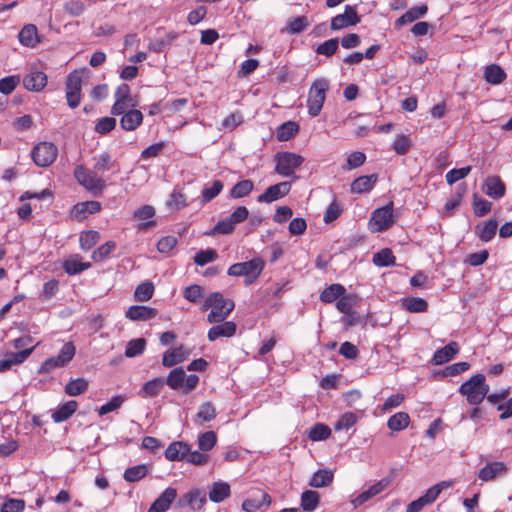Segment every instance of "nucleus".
I'll return each instance as SVG.
<instances>
[{
    "label": "nucleus",
    "instance_id": "26",
    "mask_svg": "<svg viewBox=\"0 0 512 512\" xmlns=\"http://www.w3.org/2000/svg\"><path fill=\"white\" fill-rule=\"evenodd\" d=\"M143 122V114L140 110L130 109L120 118V127L125 131L136 130Z\"/></svg>",
    "mask_w": 512,
    "mask_h": 512
},
{
    "label": "nucleus",
    "instance_id": "13",
    "mask_svg": "<svg viewBox=\"0 0 512 512\" xmlns=\"http://www.w3.org/2000/svg\"><path fill=\"white\" fill-rule=\"evenodd\" d=\"M291 190V182H280L269 186L264 193L257 197L259 203H271L279 200L289 194Z\"/></svg>",
    "mask_w": 512,
    "mask_h": 512
},
{
    "label": "nucleus",
    "instance_id": "34",
    "mask_svg": "<svg viewBox=\"0 0 512 512\" xmlns=\"http://www.w3.org/2000/svg\"><path fill=\"white\" fill-rule=\"evenodd\" d=\"M190 205V201L187 196L177 188H174L171 194L169 195L166 206L168 209L172 211L182 210Z\"/></svg>",
    "mask_w": 512,
    "mask_h": 512
},
{
    "label": "nucleus",
    "instance_id": "64",
    "mask_svg": "<svg viewBox=\"0 0 512 512\" xmlns=\"http://www.w3.org/2000/svg\"><path fill=\"white\" fill-rule=\"evenodd\" d=\"M342 212V207L340 206L336 198H334L333 201L327 207L324 213L323 220L325 223H331L334 220L338 219L341 216Z\"/></svg>",
    "mask_w": 512,
    "mask_h": 512
},
{
    "label": "nucleus",
    "instance_id": "46",
    "mask_svg": "<svg viewBox=\"0 0 512 512\" xmlns=\"http://www.w3.org/2000/svg\"><path fill=\"white\" fill-rule=\"evenodd\" d=\"M320 503V495L314 490H305L301 494L300 505L304 511L315 510Z\"/></svg>",
    "mask_w": 512,
    "mask_h": 512
},
{
    "label": "nucleus",
    "instance_id": "24",
    "mask_svg": "<svg viewBox=\"0 0 512 512\" xmlns=\"http://www.w3.org/2000/svg\"><path fill=\"white\" fill-rule=\"evenodd\" d=\"M190 351L183 345L167 350L162 357V365L164 367H173L182 363L189 356Z\"/></svg>",
    "mask_w": 512,
    "mask_h": 512
},
{
    "label": "nucleus",
    "instance_id": "9",
    "mask_svg": "<svg viewBox=\"0 0 512 512\" xmlns=\"http://www.w3.org/2000/svg\"><path fill=\"white\" fill-rule=\"evenodd\" d=\"M57 155V146L47 141L39 142L31 151L32 160L39 167H49L56 160Z\"/></svg>",
    "mask_w": 512,
    "mask_h": 512
},
{
    "label": "nucleus",
    "instance_id": "37",
    "mask_svg": "<svg viewBox=\"0 0 512 512\" xmlns=\"http://www.w3.org/2000/svg\"><path fill=\"white\" fill-rule=\"evenodd\" d=\"M467 191L465 183H461L456 187L455 193L447 200L444 205L443 211L445 216H451L454 209H456L462 202L463 196Z\"/></svg>",
    "mask_w": 512,
    "mask_h": 512
},
{
    "label": "nucleus",
    "instance_id": "28",
    "mask_svg": "<svg viewBox=\"0 0 512 512\" xmlns=\"http://www.w3.org/2000/svg\"><path fill=\"white\" fill-rule=\"evenodd\" d=\"M18 39L26 47H35L40 42L37 27L34 24H26L20 30Z\"/></svg>",
    "mask_w": 512,
    "mask_h": 512
},
{
    "label": "nucleus",
    "instance_id": "62",
    "mask_svg": "<svg viewBox=\"0 0 512 512\" xmlns=\"http://www.w3.org/2000/svg\"><path fill=\"white\" fill-rule=\"evenodd\" d=\"M94 170L97 172H105L111 169L112 166V157L108 152H102L97 157L94 158Z\"/></svg>",
    "mask_w": 512,
    "mask_h": 512
},
{
    "label": "nucleus",
    "instance_id": "51",
    "mask_svg": "<svg viewBox=\"0 0 512 512\" xmlns=\"http://www.w3.org/2000/svg\"><path fill=\"white\" fill-rule=\"evenodd\" d=\"M484 77L488 83L497 85L505 80L506 73L501 66H486Z\"/></svg>",
    "mask_w": 512,
    "mask_h": 512
},
{
    "label": "nucleus",
    "instance_id": "23",
    "mask_svg": "<svg viewBox=\"0 0 512 512\" xmlns=\"http://www.w3.org/2000/svg\"><path fill=\"white\" fill-rule=\"evenodd\" d=\"M483 191L493 199H500L505 195L506 186L500 176H489L484 181Z\"/></svg>",
    "mask_w": 512,
    "mask_h": 512
},
{
    "label": "nucleus",
    "instance_id": "15",
    "mask_svg": "<svg viewBox=\"0 0 512 512\" xmlns=\"http://www.w3.org/2000/svg\"><path fill=\"white\" fill-rule=\"evenodd\" d=\"M391 484V479L389 477H385L380 479L377 483L371 485L367 490L360 493L357 497H355L351 503L354 508H357L363 505L365 502L370 500L371 498L377 496L381 492H383L386 488Z\"/></svg>",
    "mask_w": 512,
    "mask_h": 512
},
{
    "label": "nucleus",
    "instance_id": "48",
    "mask_svg": "<svg viewBox=\"0 0 512 512\" xmlns=\"http://www.w3.org/2000/svg\"><path fill=\"white\" fill-rule=\"evenodd\" d=\"M100 240V233L95 230L81 232L79 236L80 248L84 251L90 250Z\"/></svg>",
    "mask_w": 512,
    "mask_h": 512
},
{
    "label": "nucleus",
    "instance_id": "40",
    "mask_svg": "<svg viewBox=\"0 0 512 512\" xmlns=\"http://www.w3.org/2000/svg\"><path fill=\"white\" fill-rule=\"evenodd\" d=\"M334 474L330 470L320 469L316 471L309 481V486L314 488H322L333 482Z\"/></svg>",
    "mask_w": 512,
    "mask_h": 512
},
{
    "label": "nucleus",
    "instance_id": "4",
    "mask_svg": "<svg viewBox=\"0 0 512 512\" xmlns=\"http://www.w3.org/2000/svg\"><path fill=\"white\" fill-rule=\"evenodd\" d=\"M264 261L261 258H253L246 262H239L228 268L227 274L233 277L244 276L245 283L250 285L256 281L264 269Z\"/></svg>",
    "mask_w": 512,
    "mask_h": 512
},
{
    "label": "nucleus",
    "instance_id": "53",
    "mask_svg": "<svg viewBox=\"0 0 512 512\" xmlns=\"http://www.w3.org/2000/svg\"><path fill=\"white\" fill-rule=\"evenodd\" d=\"M217 412L211 402H204L200 405L196 415V421L200 423L210 422L216 418Z\"/></svg>",
    "mask_w": 512,
    "mask_h": 512
},
{
    "label": "nucleus",
    "instance_id": "38",
    "mask_svg": "<svg viewBox=\"0 0 512 512\" xmlns=\"http://www.w3.org/2000/svg\"><path fill=\"white\" fill-rule=\"evenodd\" d=\"M506 470L507 467L503 462L495 461L480 469L478 477L482 481L487 482L493 480L499 473L505 472Z\"/></svg>",
    "mask_w": 512,
    "mask_h": 512
},
{
    "label": "nucleus",
    "instance_id": "29",
    "mask_svg": "<svg viewBox=\"0 0 512 512\" xmlns=\"http://www.w3.org/2000/svg\"><path fill=\"white\" fill-rule=\"evenodd\" d=\"M378 180L377 174H371L367 176H360L356 178L351 184V192L357 194H363L371 191Z\"/></svg>",
    "mask_w": 512,
    "mask_h": 512
},
{
    "label": "nucleus",
    "instance_id": "50",
    "mask_svg": "<svg viewBox=\"0 0 512 512\" xmlns=\"http://www.w3.org/2000/svg\"><path fill=\"white\" fill-rule=\"evenodd\" d=\"M223 187L224 185L220 180H214L211 186L204 187L201 193V204L204 205L213 200L221 193Z\"/></svg>",
    "mask_w": 512,
    "mask_h": 512
},
{
    "label": "nucleus",
    "instance_id": "5",
    "mask_svg": "<svg viewBox=\"0 0 512 512\" xmlns=\"http://www.w3.org/2000/svg\"><path fill=\"white\" fill-rule=\"evenodd\" d=\"M74 177L81 186L94 195L101 194L106 187L105 181L97 175L96 171H92L84 165L75 167Z\"/></svg>",
    "mask_w": 512,
    "mask_h": 512
},
{
    "label": "nucleus",
    "instance_id": "18",
    "mask_svg": "<svg viewBox=\"0 0 512 512\" xmlns=\"http://www.w3.org/2000/svg\"><path fill=\"white\" fill-rule=\"evenodd\" d=\"M22 82L23 86L28 91L40 92L46 87L48 77L46 73L42 71L33 70L23 78Z\"/></svg>",
    "mask_w": 512,
    "mask_h": 512
},
{
    "label": "nucleus",
    "instance_id": "35",
    "mask_svg": "<svg viewBox=\"0 0 512 512\" xmlns=\"http://www.w3.org/2000/svg\"><path fill=\"white\" fill-rule=\"evenodd\" d=\"M77 408L78 403L75 400L67 401L54 411L51 417L55 423L64 422L76 412Z\"/></svg>",
    "mask_w": 512,
    "mask_h": 512
},
{
    "label": "nucleus",
    "instance_id": "63",
    "mask_svg": "<svg viewBox=\"0 0 512 512\" xmlns=\"http://www.w3.org/2000/svg\"><path fill=\"white\" fill-rule=\"evenodd\" d=\"M217 437L213 431H207L199 436L198 447L201 451H210L216 444Z\"/></svg>",
    "mask_w": 512,
    "mask_h": 512
},
{
    "label": "nucleus",
    "instance_id": "14",
    "mask_svg": "<svg viewBox=\"0 0 512 512\" xmlns=\"http://www.w3.org/2000/svg\"><path fill=\"white\" fill-rule=\"evenodd\" d=\"M360 22V17L357 14L356 7L346 5L343 14H339L332 18L331 29L340 30L348 26L356 25Z\"/></svg>",
    "mask_w": 512,
    "mask_h": 512
},
{
    "label": "nucleus",
    "instance_id": "20",
    "mask_svg": "<svg viewBox=\"0 0 512 512\" xmlns=\"http://www.w3.org/2000/svg\"><path fill=\"white\" fill-rule=\"evenodd\" d=\"M272 502L271 496L261 490H257V493L252 497L245 499L242 503V509L246 512H255L262 507L270 506Z\"/></svg>",
    "mask_w": 512,
    "mask_h": 512
},
{
    "label": "nucleus",
    "instance_id": "61",
    "mask_svg": "<svg viewBox=\"0 0 512 512\" xmlns=\"http://www.w3.org/2000/svg\"><path fill=\"white\" fill-rule=\"evenodd\" d=\"M218 258V253L215 249L208 248L206 250H200L194 256V263L198 266H204L210 262L215 261Z\"/></svg>",
    "mask_w": 512,
    "mask_h": 512
},
{
    "label": "nucleus",
    "instance_id": "30",
    "mask_svg": "<svg viewBox=\"0 0 512 512\" xmlns=\"http://www.w3.org/2000/svg\"><path fill=\"white\" fill-rule=\"evenodd\" d=\"M155 216V209L151 205H144L137 209L134 212V217L138 220L147 222H142L138 224V230H147L150 227H154L156 225V221L152 220Z\"/></svg>",
    "mask_w": 512,
    "mask_h": 512
},
{
    "label": "nucleus",
    "instance_id": "31",
    "mask_svg": "<svg viewBox=\"0 0 512 512\" xmlns=\"http://www.w3.org/2000/svg\"><path fill=\"white\" fill-rule=\"evenodd\" d=\"M209 499L214 503L223 502L231 495V488L227 482H214L209 490Z\"/></svg>",
    "mask_w": 512,
    "mask_h": 512
},
{
    "label": "nucleus",
    "instance_id": "44",
    "mask_svg": "<svg viewBox=\"0 0 512 512\" xmlns=\"http://www.w3.org/2000/svg\"><path fill=\"white\" fill-rule=\"evenodd\" d=\"M410 424V416L406 412H397L393 414L387 421V427L394 431H402Z\"/></svg>",
    "mask_w": 512,
    "mask_h": 512
},
{
    "label": "nucleus",
    "instance_id": "17",
    "mask_svg": "<svg viewBox=\"0 0 512 512\" xmlns=\"http://www.w3.org/2000/svg\"><path fill=\"white\" fill-rule=\"evenodd\" d=\"M38 344L39 343L35 344L34 346L28 349L6 354L5 358L0 360V373L8 371L9 369H11L13 365L23 363L32 354V352L34 351L35 347Z\"/></svg>",
    "mask_w": 512,
    "mask_h": 512
},
{
    "label": "nucleus",
    "instance_id": "60",
    "mask_svg": "<svg viewBox=\"0 0 512 512\" xmlns=\"http://www.w3.org/2000/svg\"><path fill=\"white\" fill-rule=\"evenodd\" d=\"M135 297L138 301L145 302L150 300L154 294V285L147 281L139 284L135 289Z\"/></svg>",
    "mask_w": 512,
    "mask_h": 512
},
{
    "label": "nucleus",
    "instance_id": "57",
    "mask_svg": "<svg viewBox=\"0 0 512 512\" xmlns=\"http://www.w3.org/2000/svg\"><path fill=\"white\" fill-rule=\"evenodd\" d=\"M126 400V397L123 396V395H115L113 396L109 402L103 404L102 406L99 407L98 409V414L99 416H103V415H106L110 412H113L117 409H119L123 403L125 402Z\"/></svg>",
    "mask_w": 512,
    "mask_h": 512
},
{
    "label": "nucleus",
    "instance_id": "49",
    "mask_svg": "<svg viewBox=\"0 0 512 512\" xmlns=\"http://www.w3.org/2000/svg\"><path fill=\"white\" fill-rule=\"evenodd\" d=\"M396 257L389 248H384L374 254L373 263L379 267H389L395 265Z\"/></svg>",
    "mask_w": 512,
    "mask_h": 512
},
{
    "label": "nucleus",
    "instance_id": "43",
    "mask_svg": "<svg viewBox=\"0 0 512 512\" xmlns=\"http://www.w3.org/2000/svg\"><path fill=\"white\" fill-rule=\"evenodd\" d=\"M148 474V466L146 464H139L125 469L123 478L126 482L134 483L142 480Z\"/></svg>",
    "mask_w": 512,
    "mask_h": 512
},
{
    "label": "nucleus",
    "instance_id": "12",
    "mask_svg": "<svg viewBox=\"0 0 512 512\" xmlns=\"http://www.w3.org/2000/svg\"><path fill=\"white\" fill-rule=\"evenodd\" d=\"M102 206L99 201L91 200L76 203L69 212L70 219L81 222L89 215L97 214L101 211Z\"/></svg>",
    "mask_w": 512,
    "mask_h": 512
},
{
    "label": "nucleus",
    "instance_id": "6",
    "mask_svg": "<svg viewBox=\"0 0 512 512\" xmlns=\"http://www.w3.org/2000/svg\"><path fill=\"white\" fill-rule=\"evenodd\" d=\"M86 74L84 68L73 70L66 81V100L70 108L75 109L80 105L82 99V78Z\"/></svg>",
    "mask_w": 512,
    "mask_h": 512
},
{
    "label": "nucleus",
    "instance_id": "16",
    "mask_svg": "<svg viewBox=\"0 0 512 512\" xmlns=\"http://www.w3.org/2000/svg\"><path fill=\"white\" fill-rule=\"evenodd\" d=\"M207 502L206 493L200 489H192L185 493L177 502L178 507L189 506L192 510H200Z\"/></svg>",
    "mask_w": 512,
    "mask_h": 512
},
{
    "label": "nucleus",
    "instance_id": "55",
    "mask_svg": "<svg viewBox=\"0 0 512 512\" xmlns=\"http://www.w3.org/2000/svg\"><path fill=\"white\" fill-rule=\"evenodd\" d=\"M146 347V340L144 338H137L130 340L127 343L125 349V356L128 358H132L142 354Z\"/></svg>",
    "mask_w": 512,
    "mask_h": 512
},
{
    "label": "nucleus",
    "instance_id": "1",
    "mask_svg": "<svg viewBox=\"0 0 512 512\" xmlns=\"http://www.w3.org/2000/svg\"><path fill=\"white\" fill-rule=\"evenodd\" d=\"M235 303L232 299L225 298L220 292L211 293L201 306L202 311L210 310L207 321L211 324L220 323L226 320L234 310Z\"/></svg>",
    "mask_w": 512,
    "mask_h": 512
},
{
    "label": "nucleus",
    "instance_id": "32",
    "mask_svg": "<svg viewBox=\"0 0 512 512\" xmlns=\"http://www.w3.org/2000/svg\"><path fill=\"white\" fill-rule=\"evenodd\" d=\"M188 452V444L181 441H175L169 444L166 448L165 457L170 461H184Z\"/></svg>",
    "mask_w": 512,
    "mask_h": 512
},
{
    "label": "nucleus",
    "instance_id": "21",
    "mask_svg": "<svg viewBox=\"0 0 512 512\" xmlns=\"http://www.w3.org/2000/svg\"><path fill=\"white\" fill-rule=\"evenodd\" d=\"M158 311L156 308L133 305L130 306L125 312V317L131 321H148L156 317Z\"/></svg>",
    "mask_w": 512,
    "mask_h": 512
},
{
    "label": "nucleus",
    "instance_id": "3",
    "mask_svg": "<svg viewBox=\"0 0 512 512\" xmlns=\"http://www.w3.org/2000/svg\"><path fill=\"white\" fill-rule=\"evenodd\" d=\"M199 380L198 375H186L182 367H177L169 372L165 384L171 389L180 390L182 394L187 395L198 386Z\"/></svg>",
    "mask_w": 512,
    "mask_h": 512
},
{
    "label": "nucleus",
    "instance_id": "36",
    "mask_svg": "<svg viewBox=\"0 0 512 512\" xmlns=\"http://www.w3.org/2000/svg\"><path fill=\"white\" fill-rule=\"evenodd\" d=\"M165 385V380L162 377H156L147 381L138 392L139 396L143 398L156 397L160 394Z\"/></svg>",
    "mask_w": 512,
    "mask_h": 512
},
{
    "label": "nucleus",
    "instance_id": "19",
    "mask_svg": "<svg viewBox=\"0 0 512 512\" xmlns=\"http://www.w3.org/2000/svg\"><path fill=\"white\" fill-rule=\"evenodd\" d=\"M237 325L233 321H223L212 326L207 333L209 341L213 342L220 337L230 338L236 334Z\"/></svg>",
    "mask_w": 512,
    "mask_h": 512
},
{
    "label": "nucleus",
    "instance_id": "42",
    "mask_svg": "<svg viewBox=\"0 0 512 512\" xmlns=\"http://www.w3.org/2000/svg\"><path fill=\"white\" fill-rule=\"evenodd\" d=\"M254 189V183L250 179L237 182L229 191V197L239 199L248 196Z\"/></svg>",
    "mask_w": 512,
    "mask_h": 512
},
{
    "label": "nucleus",
    "instance_id": "56",
    "mask_svg": "<svg viewBox=\"0 0 512 512\" xmlns=\"http://www.w3.org/2000/svg\"><path fill=\"white\" fill-rule=\"evenodd\" d=\"M235 229V225L231 222V220L227 217L222 219L216 223V225L208 232H205V235L212 236L215 234L228 235L231 234Z\"/></svg>",
    "mask_w": 512,
    "mask_h": 512
},
{
    "label": "nucleus",
    "instance_id": "8",
    "mask_svg": "<svg viewBox=\"0 0 512 512\" xmlns=\"http://www.w3.org/2000/svg\"><path fill=\"white\" fill-rule=\"evenodd\" d=\"M275 162V172L283 177H290L302 165L304 158L292 152H278L275 155Z\"/></svg>",
    "mask_w": 512,
    "mask_h": 512
},
{
    "label": "nucleus",
    "instance_id": "58",
    "mask_svg": "<svg viewBox=\"0 0 512 512\" xmlns=\"http://www.w3.org/2000/svg\"><path fill=\"white\" fill-rule=\"evenodd\" d=\"M331 429L322 423L315 424L309 431L308 437L312 441H322L329 438Z\"/></svg>",
    "mask_w": 512,
    "mask_h": 512
},
{
    "label": "nucleus",
    "instance_id": "59",
    "mask_svg": "<svg viewBox=\"0 0 512 512\" xmlns=\"http://www.w3.org/2000/svg\"><path fill=\"white\" fill-rule=\"evenodd\" d=\"M392 148L398 155L403 156L407 154L411 148V140L409 136L405 134L397 135L393 141Z\"/></svg>",
    "mask_w": 512,
    "mask_h": 512
},
{
    "label": "nucleus",
    "instance_id": "33",
    "mask_svg": "<svg viewBox=\"0 0 512 512\" xmlns=\"http://www.w3.org/2000/svg\"><path fill=\"white\" fill-rule=\"evenodd\" d=\"M427 11H428V7L426 4H422L420 6H414L395 21V27L400 28L405 24L414 22L415 20L424 16L427 13Z\"/></svg>",
    "mask_w": 512,
    "mask_h": 512
},
{
    "label": "nucleus",
    "instance_id": "41",
    "mask_svg": "<svg viewBox=\"0 0 512 512\" xmlns=\"http://www.w3.org/2000/svg\"><path fill=\"white\" fill-rule=\"evenodd\" d=\"M402 307L410 313H424L428 310V302L420 297L402 299Z\"/></svg>",
    "mask_w": 512,
    "mask_h": 512
},
{
    "label": "nucleus",
    "instance_id": "47",
    "mask_svg": "<svg viewBox=\"0 0 512 512\" xmlns=\"http://www.w3.org/2000/svg\"><path fill=\"white\" fill-rule=\"evenodd\" d=\"M88 385L84 378L72 379L66 384L64 391L69 396H78L87 391Z\"/></svg>",
    "mask_w": 512,
    "mask_h": 512
},
{
    "label": "nucleus",
    "instance_id": "27",
    "mask_svg": "<svg viewBox=\"0 0 512 512\" xmlns=\"http://www.w3.org/2000/svg\"><path fill=\"white\" fill-rule=\"evenodd\" d=\"M62 267L68 275L79 274L91 267L90 262H82L79 254H74L63 261Z\"/></svg>",
    "mask_w": 512,
    "mask_h": 512
},
{
    "label": "nucleus",
    "instance_id": "39",
    "mask_svg": "<svg viewBox=\"0 0 512 512\" xmlns=\"http://www.w3.org/2000/svg\"><path fill=\"white\" fill-rule=\"evenodd\" d=\"M498 223L496 220L490 219L483 224H478L475 228L477 236L483 242L491 241L497 231Z\"/></svg>",
    "mask_w": 512,
    "mask_h": 512
},
{
    "label": "nucleus",
    "instance_id": "22",
    "mask_svg": "<svg viewBox=\"0 0 512 512\" xmlns=\"http://www.w3.org/2000/svg\"><path fill=\"white\" fill-rule=\"evenodd\" d=\"M177 497V490L172 487L166 488L161 495L151 504L148 512H166Z\"/></svg>",
    "mask_w": 512,
    "mask_h": 512
},
{
    "label": "nucleus",
    "instance_id": "11",
    "mask_svg": "<svg viewBox=\"0 0 512 512\" xmlns=\"http://www.w3.org/2000/svg\"><path fill=\"white\" fill-rule=\"evenodd\" d=\"M327 88L328 84L325 80H317L313 83L307 100V106L311 116L315 117L320 114L325 102V92Z\"/></svg>",
    "mask_w": 512,
    "mask_h": 512
},
{
    "label": "nucleus",
    "instance_id": "25",
    "mask_svg": "<svg viewBox=\"0 0 512 512\" xmlns=\"http://www.w3.org/2000/svg\"><path fill=\"white\" fill-rule=\"evenodd\" d=\"M460 347L457 342L451 341L446 346L437 349L432 357V363L442 365L453 359L459 352Z\"/></svg>",
    "mask_w": 512,
    "mask_h": 512
},
{
    "label": "nucleus",
    "instance_id": "45",
    "mask_svg": "<svg viewBox=\"0 0 512 512\" xmlns=\"http://www.w3.org/2000/svg\"><path fill=\"white\" fill-rule=\"evenodd\" d=\"M346 289L341 284H331L326 287L320 294V300L323 303H332L335 300H338L342 295H344Z\"/></svg>",
    "mask_w": 512,
    "mask_h": 512
},
{
    "label": "nucleus",
    "instance_id": "10",
    "mask_svg": "<svg viewBox=\"0 0 512 512\" xmlns=\"http://www.w3.org/2000/svg\"><path fill=\"white\" fill-rule=\"evenodd\" d=\"M394 204L390 201L385 206L378 208L372 212L370 218V225L376 232H383L392 227L395 223L394 215Z\"/></svg>",
    "mask_w": 512,
    "mask_h": 512
},
{
    "label": "nucleus",
    "instance_id": "52",
    "mask_svg": "<svg viewBox=\"0 0 512 512\" xmlns=\"http://www.w3.org/2000/svg\"><path fill=\"white\" fill-rule=\"evenodd\" d=\"M299 131V125L292 121L283 123L277 130V139L287 141L294 137Z\"/></svg>",
    "mask_w": 512,
    "mask_h": 512
},
{
    "label": "nucleus",
    "instance_id": "2",
    "mask_svg": "<svg viewBox=\"0 0 512 512\" xmlns=\"http://www.w3.org/2000/svg\"><path fill=\"white\" fill-rule=\"evenodd\" d=\"M459 392L466 397L469 404L477 406L488 394L489 385L485 382V376L479 373L464 382Z\"/></svg>",
    "mask_w": 512,
    "mask_h": 512
},
{
    "label": "nucleus",
    "instance_id": "7",
    "mask_svg": "<svg viewBox=\"0 0 512 512\" xmlns=\"http://www.w3.org/2000/svg\"><path fill=\"white\" fill-rule=\"evenodd\" d=\"M76 348L72 342H66L57 356L46 359L38 369L39 374H48L54 369L66 366L75 356Z\"/></svg>",
    "mask_w": 512,
    "mask_h": 512
},
{
    "label": "nucleus",
    "instance_id": "54",
    "mask_svg": "<svg viewBox=\"0 0 512 512\" xmlns=\"http://www.w3.org/2000/svg\"><path fill=\"white\" fill-rule=\"evenodd\" d=\"M116 249V242L107 241L101 246H99L91 255V258L94 262H102L107 259L110 254Z\"/></svg>",
    "mask_w": 512,
    "mask_h": 512
}]
</instances>
